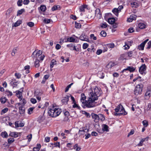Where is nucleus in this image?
<instances>
[{"label":"nucleus","instance_id":"33","mask_svg":"<svg viewBox=\"0 0 151 151\" xmlns=\"http://www.w3.org/2000/svg\"><path fill=\"white\" fill-rule=\"evenodd\" d=\"M69 97L68 96H67V97H65L62 100V102L63 103H67L68 101V98Z\"/></svg>","mask_w":151,"mask_h":151},{"label":"nucleus","instance_id":"56","mask_svg":"<svg viewBox=\"0 0 151 151\" xmlns=\"http://www.w3.org/2000/svg\"><path fill=\"white\" fill-rule=\"evenodd\" d=\"M86 134V135H85V136H86L85 139H87L91 137V134L90 133H89L88 132Z\"/></svg>","mask_w":151,"mask_h":151},{"label":"nucleus","instance_id":"41","mask_svg":"<svg viewBox=\"0 0 151 151\" xmlns=\"http://www.w3.org/2000/svg\"><path fill=\"white\" fill-rule=\"evenodd\" d=\"M34 108L35 107H33L30 108L28 110V114H31L32 113V111Z\"/></svg>","mask_w":151,"mask_h":151},{"label":"nucleus","instance_id":"53","mask_svg":"<svg viewBox=\"0 0 151 151\" xmlns=\"http://www.w3.org/2000/svg\"><path fill=\"white\" fill-rule=\"evenodd\" d=\"M27 25L30 27H32L34 26V24L33 22H28L27 23Z\"/></svg>","mask_w":151,"mask_h":151},{"label":"nucleus","instance_id":"6","mask_svg":"<svg viewBox=\"0 0 151 151\" xmlns=\"http://www.w3.org/2000/svg\"><path fill=\"white\" fill-rule=\"evenodd\" d=\"M89 130V129L87 128L86 127H83L80 129L78 133L80 136H83V137L86 134V133L88 132Z\"/></svg>","mask_w":151,"mask_h":151},{"label":"nucleus","instance_id":"17","mask_svg":"<svg viewBox=\"0 0 151 151\" xmlns=\"http://www.w3.org/2000/svg\"><path fill=\"white\" fill-rule=\"evenodd\" d=\"M91 116L93 119H94L95 122H97L99 120V116L97 114L93 113L91 114Z\"/></svg>","mask_w":151,"mask_h":151},{"label":"nucleus","instance_id":"22","mask_svg":"<svg viewBox=\"0 0 151 151\" xmlns=\"http://www.w3.org/2000/svg\"><path fill=\"white\" fill-rule=\"evenodd\" d=\"M88 5H83L80 6L79 9L80 11L84 12L85 11V9H87Z\"/></svg>","mask_w":151,"mask_h":151},{"label":"nucleus","instance_id":"39","mask_svg":"<svg viewBox=\"0 0 151 151\" xmlns=\"http://www.w3.org/2000/svg\"><path fill=\"white\" fill-rule=\"evenodd\" d=\"M64 115L66 116V117L65 118L66 119V120L65 121L68 120V116L69 115V112L68 111H66L64 113ZM65 121V120H64Z\"/></svg>","mask_w":151,"mask_h":151},{"label":"nucleus","instance_id":"43","mask_svg":"<svg viewBox=\"0 0 151 151\" xmlns=\"http://www.w3.org/2000/svg\"><path fill=\"white\" fill-rule=\"evenodd\" d=\"M7 141L8 143L11 144L14 141V139L13 138H10L8 139Z\"/></svg>","mask_w":151,"mask_h":151},{"label":"nucleus","instance_id":"40","mask_svg":"<svg viewBox=\"0 0 151 151\" xmlns=\"http://www.w3.org/2000/svg\"><path fill=\"white\" fill-rule=\"evenodd\" d=\"M98 75L99 78H103L104 77V74L103 73H99Z\"/></svg>","mask_w":151,"mask_h":151},{"label":"nucleus","instance_id":"30","mask_svg":"<svg viewBox=\"0 0 151 151\" xmlns=\"http://www.w3.org/2000/svg\"><path fill=\"white\" fill-rule=\"evenodd\" d=\"M56 64V61L54 59H53L51 60L50 64V67L51 68H52L54 65Z\"/></svg>","mask_w":151,"mask_h":151},{"label":"nucleus","instance_id":"1","mask_svg":"<svg viewBox=\"0 0 151 151\" xmlns=\"http://www.w3.org/2000/svg\"><path fill=\"white\" fill-rule=\"evenodd\" d=\"M102 93L101 88L95 86L91 89V91L89 92V102H95L98 99V97L100 96Z\"/></svg>","mask_w":151,"mask_h":151},{"label":"nucleus","instance_id":"7","mask_svg":"<svg viewBox=\"0 0 151 151\" xmlns=\"http://www.w3.org/2000/svg\"><path fill=\"white\" fill-rule=\"evenodd\" d=\"M89 99V96L88 97L87 100H86V97L84 94L82 93L81 94V98L80 100L82 104H90L93 102H89L88 100Z\"/></svg>","mask_w":151,"mask_h":151},{"label":"nucleus","instance_id":"36","mask_svg":"<svg viewBox=\"0 0 151 151\" xmlns=\"http://www.w3.org/2000/svg\"><path fill=\"white\" fill-rule=\"evenodd\" d=\"M84 106L86 107L90 108L96 106L95 104H84Z\"/></svg>","mask_w":151,"mask_h":151},{"label":"nucleus","instance_id":"35","mask_svg":"<svg viewBox=\"0 0 151 151\" xmlns=\"http://www.w3.org/2000/svg\"><path fill=\"white\" fill-rule=\"evenodd\" d=\"M116 65V64L114 62H110L108 65L107 66L109 68H111Z\"/></svg>","mask_w":151,"mask_h":151},{"label":"nucleus","instance_id":"64","mask_svg":"<svg viewBox=\"0 0 151 151\" xmlns=\"http://www.w3.org/2000/svg\"><path fill=\"white\" fill-rule=\"evenodd\" d=\"M115 45L114 43H110L108 45V47L110 48H114V47Z\"/></svg>","mask_w":151,"mask_h":151},{"label":"nucleus","instance_id":"14","mask_svg":"<svg viewBox=\"0 0 151 151\" xmlns=\"http://www.w3.org/2000/svg\"><path fill=\"white\" fill-rule=\"evenodd\" d=\"M146 70V66L145 64H144L141 66L139 68V71L141 74H143L144 72Z\"/></svg>","mask_w":151,"mask_h":151},{"label":"nucleus","instance_id":"15","mask_svg":"<svg viewBox=\"0 0 151 151\" xmlns=\"http://www.w3.org/2000/svg\"><path fill=\"white\" fill-rule=\"evenodd\" d=\"M131 5L132 7H137L139 5V4L136 0H133L131 3Z\"/></svg>","mask_w":151,"mask_h":151},{"label":"nucleus","instance_id":"45","mask_svg":"<svg viewBox=\"0 0 151 151\" xmlns=\"http://www.w3.org/2000/svg\"><path fill=\"white\" fill-rule=\"evenodd\" d=\"M17 48H14L11 53L12 55V56H14L15 54V53L17 52Z\"/></svg>","mask_w":151,"mask_h":151},{"label":"nucleus","instance_id":"13","mask_svg":"<svg viewBox=\"0 0 151 151\" xmlns=\"http://www.w3.org/2000/svg\"><path fill=\"white\" fill-rule=\"evenodd\" d=\"M79 39L80 40L83 41L88 42L89 39L88 37L83 34H82L80 37Z\"/></svg>","mask_w":151,"mask_h":151},{"label":"nucleus","instance_id":"5","mask_svg":"<svg viewBox=\"0 0 151 151\" xmlns=\"http://www.w3.org/2000/svg\"><path fill=\"white\" fill-rule=\"evenodd\" d=\"M143 86L142 84H137L135 89L134 94L136 95L140 94L142 93Z\"/></svg>","mask_w":151,"mask_h":151},{"label":"nucleus","instance_id":"58","mask_svg":"<svg viewBox=\"0 0 151 151\" xmlns=\"http://www.w3.org/2000/svg\"><path fill=\"white\" fill-rule=\"evenodd\" d=\"M31 102L33 104H35L37 102V101L35 98H32L30 99Z\"/></svg>","mask_w":151,"mask_h":151},{"label":"nucleus","instance_id":"24","mask_svg":"<svg viewBox=\"0 0 151 151\" xmlns=\"http://www.w3.org/2000/svg\"><path fill=\"white\" fill-rule=\"evenodd\" d=\"M112 12L117 17L118 16L119 12V11L118 9H117L116 8H114L112 10Z\"/></svg>","mask_w":151,"mask_h":151},{"label":"nucleus","instance_id":"63","mask_svg":"<svg viewBox=\"0 0 151 151\" xmlns=\"http://www.w3.org/2000/svg\"><path fill=\"white\" fill-rule=\"evenodd\" d=\"M141 77L139 76L137 77V78H134L133 80V81L135 82L137 80H138V81H140V79Z\"/></svg>","mask_w":151,"mask_h":151},{"label":"nucleus","instance_id":"46","mask_svg":"<svg viewBox=\"0 0 151 151\" xmlns=\"http://www.w3.org/2000/svg\"><path fill=\"white\" fill-rule=\"evenodd\" d=\"M100 26L102 28H106L107 27V24L106 22L101 24Z\"/></svg>","mask_w":151,"mask_h":151},{"label":"nucleus","instance_id":"23","mask_svg":"<svg viewBox=\"0 0 151 151\" xmlns=\"http://www.w3.org/2000/svg\"><path fill=\"white\" fill-rule=\"evenodd\" d=\"M1 136L4 138H6L8 137V134L6 131L2 132L1 133Z\"/></svg>","mask_w":151,"mask_h":151},{"label":"nucleus","instance_id":"38","mask_svg":"<svg viewBox=\"0 0 151 151\" xmlns=\"http://www.w3.org/2000/svg\"><path fill=\"white\" fill-rule=\"evenodd\" d=\"M74 149H76V151H78L81 149L80 147H78V144H77L74 145Z\"/></svg>","mask_w":151,"mask_h":151},{"label":"nucleus","instance_id":"12","mask_svg":"<svg viewBox=\"0 0 151 151\" xmlns=\"http://www.w3.org/2000/svg\"><path fill=\"white\" fill-rule=\"evenodd\" d=\"M102 132H108L109 131V126L105 124H103L102 125Z\"/></svg>","mask_w":151,"mask_h":151},{"label":"nucleus","instance_id":"52","mask_svg":"<svg viewBox=\"0 0 151 151\" xmlns=\"http://www.w3.org/2000/svg\"><path fill=\"white\" fill-rule=\"evenodd\" d=\"M88 45L87 43H84L83 45V49H86L88 47Z\"/></svg>","mask_w":151,"mask_h":151},{"label":"nucleus","instance_id":"28","mask_svg":"<svg viewBox=\"0 0 151 151\" xmlns=\"http://www.w3.org/2000/svg\"><path fill=\"white\" fill-rule=\"evenodd\" d=\"M138 27L141 29H144L145 28L146 25L144 23L140 22L138 24Z\"/></svg>","mask_w":151,"mask_h":151},{"label":"nucleus","instance_id":"32","mask_svg":"<svg viewBox=\"0 0 151 151\" xmlns=\"http://www.w3.org/2000/svg\"><path fill=\"white\" fill-rule=\"evenodd\" d=\"M19 109L20 114H23L24 112V108L23 106H21L19 108Z\"/></svg>","mask_w":151,"mask_h":151},{"label":"nucleus","instance_id":"8","mask_svg":"<svg viewBox=\"0 0 151 151\" xmlns=\"http://www.w3.org/2000/svg\"><path fill=\"white\" fill-rule=\"evenodd\" d=\"M67 47L69 48L71 50H75L77 52L79 51V48H77V47L75 46V44L73 43H70L69 44L67 45Z\"/></svg>","mask_w":151,"mask_h":151},{"label":"nucleus","instance_id":"49","mask_svg":"<svg viewBox=\"0 0 151 151\" xmlns=\"http://www.w3.org/2000/svg\"><path fill=\"white\" fill-rule=\"evenodd\" d=\"M142 124L145 127L148 125V123L147 121L144 120L142 121Z\"/></svg>","mask_w":151,"mask_h":151},{"label":"nucleus","instance_id":"2","mask_svg":"<svg viewBox=\"0 0 151 151\" xmlns=\"http://www.w3.org/2000/svg\"><path fill=\"white\" fill-rule=\"evenodd\" d=\"M52 104L49 107L48 113L49 116L52 117L58 116L62 112V109L58 106Z\"/></svg>","mask_w":151,"mask_h":151},{"label":"nucleus","instance_id":"11","mask_svg":"<svg viewBox=\"0 0 151 151\" xmlns=\"http://www.w3.org/2000/svg\"><path fill=\"white\" fill-rule=\"evenodd\" d=\"M148 40V39L145 40L138 46V48L139 50H143L145 44Z\"/></svg>","mask_w":151,"mask_h":151},{"label":"nucleus","instance_id":"62","mask_svg":"<svg viewBox=\"0 0 151 151\" xmlns=\"http://www.w3.org/2000/svg\"><path fill=\"white\" fill-rule=\"evenodd\" d=\"M50 138L49 137H45V142H50Z\"/></svg>","mask_w":151,"mask_h":151},{"label":"nucleus","instance_id":"26","mask_svg":"<svg viewBox=\"0 0 151 151\" xmlns=\"http://www.w3.org/2000/svg\"><path fill=\"white\" fill-rule=\"evenodd\" d=\"M22 23L21 20H18L16 22L14 23L13 24L12 26L13 27H17L19 26Z\"/></svg>","mask_w":151,"mask_h":151},{"label":"nucleus","instance_id":"59","mask_svg":"<svg viewBox=\"0 0 151 151\" xmlns=\"http://www.w3.org/2000/svg\"><path fill=\"white\" fill-rule=\"evenodd\" d=\"M75 27L76 28H79L81 27V24L80 23H78L76 22H75Z\"/></svg>","mask_w":151,"mask_h":151},{"label":"nucleus","instance_id":"25","mask_svg":"<svg viewBox=\"0 0 151 151\" xmlns=\"http://www.w3.org/2000/svg\"><path fill=\"white\" fill-rule=\"evenodd\" d=\"M41 148V145L40 144H37L36 147L33 148L34 151H39Z\"/></svg>","mask_w":151,"mask_h":151},{"label":"nucleus","instance_id":"27","mask_svg":"<svg viewBox=\"0 0 151 151\" xmlns=\"http://www.w3.org/2000/svg\"><path fill=\"white\" fill-rule=\"evenodd\" d=\"M40 59H38V58H37V59H36L35 63V66L36 68H38L40 66Z\"/></svg>","mask_w":151,"mask_h":151},{"label":"nucleus","instance_id":"16","mask_svg":"<svg viewBox=\"0 0 151 151\" xmlns=\"http://www.w3.org/2000/svg\"><path fill=\"white\" fill-rule=\"evenodd\" d=\"M135 70V68L133 67L129 66L127 67V69H124L122 71V72H124L127 70H129L130 72H132L134 71Z\"/></svg>","mask_w":151,"mask_h":151},{"label":"nucleus","instance_id":"37","mask_svg":"<svg viewBox=\"0 0 151 151\" xmlns=\"http://www.w3.org/2000/svg\"><path fill=\"white\" fill-rule=\"evenodd\" d=\"M40 9L41 11L44 12L46 10V7L44 5H41L40 7Z\"/></svg>","mask_w":151,"mask_h":151},{"label":"nucleus","instance_id":"18","mask_svg":"<svg viewBox=\"0 0 151 151\" xmlns=\"http://www.w3.org/2000/svg\"><path fill=\"white\" fill-rule=\"evenodd\" d=\"M137 16L135 15H131L129 18L127 19L128 22H131L133 20H135L136 19Z\"/></svg>","mask_w":151,"mask_h":151},{"label":"nucleus","instance_id":"29","mask_svg":"<svg viewBox=\"0 0 151 151\" xmlns=\"http://www.w3.org/2000/svg\"><path fill=\"white\" fill-rule=\"evenodd\" d=\"M25 12L24 9H22L20 10H19L17 12V16H18L22 14L23 13Z\"/></svg>","mask_w":151,"mask_h":151},{"label":"nucleus","instance_id":"44","mask_svg":"<svg viewBox=\"0 0 151 151\" xmlns=\"http://www.w3.org/2000/svg\"><path fill=\"white\" fill-rule=\"evenodd\" d=\"M5 93L8 96H11L12 95V92L9 90H6L5 92Z\"/></svg>","mask_w":151,"mask_h":151},{"label":"nucleus","instance_id":"10","mask_svg":"<svg viewBox=\"0 0 151 151\" xmlns=\"http://www.w3.org/2000/svg\"><path fill=\"white\" fill-rule=\"evenodd\" d=\"M21 134L20 133L17 132H10V133L9 134V136L14 138H17L19 136H20Z\"/></svg>","mask_w":151,"mask_h":151},{"label":"nucleus","instance_id":"57","mask_svg":"<svg viewBox=\"0 0 151 151\" xmlns=\"http://www.w3.org/2000/svg\"><path fill=\"white\" fill-rule=\"evenodd\" d=\"M101 34L102 37H105L106 36V32L104 31H102L101 32Z\"/></svg>","mask_w":151,"mask_h":151},{"label":"nucleus","instance_id":"55","mask_svg":"<svg viewBox=\"0 0 151 151\" xmlns=\"http://www.w3.org/2000/svg\"><path fill=\"white\" fill-rule=\"evenodd\" d=\"M14 75L16 78L18 79H19L21 77V75L19 73H16Z\"/></svg>","mask_w":151,"mask_h":151},{"label":"nucleus","instance_id":"54","mask_svg":"<svg viewBox=\"0 0 151 151\" xmlns=\"http://www.w3.org/2000/svg\"><path fill=\"white\" fill-rule=\"evenodd\" d=\"M22 0H19L17 2V5L19 6H21L22 5Z\"/></svg>","mask_w":151,"mask_h":151},{"label":"nucleus","instance_id":"34","mask_svg":"<svg viewBox=\"0 0 151 151\" xmlns=\"http://www.w3.org/2000/svg\"><path fill=\"white\" fill-rule=\"evenodd\" d=\"M30 68V66L29 65H27L24 67V69L26 70V73L28 74L29 73V69Z\"/></svg>","mask_w":151,"mask_h":151},{"label":"nucleus","instance_id":"60","mask_svg":"<svg viewBox=\"0 0 151 151\" xmlns=\"http://www.w3.org/2000/svg\"><path fill=\"white\" fill-rule=\"evenodd\" d=\"M90 38L93 40H96L97 39L96 37L93 34L91 35Z\"/></svg>","mask_w":151,"mask_h":151},{"label":"nucleus","instance_id":"51","mask_svg":"<svg viewBox=\"0 0 151 151\" xmlns=\"http://www.w3.org/2000/svg\"><path fill=\"white\" fill-rule=\"evenodd\" d=\"M68 40L70 42H75V39L74 38L71 37L68 38Z\"/></svg>","mask_w":151,"mask_h":151},{"label":"nucleus","instance_id":"4","mask_svg":"<svg viewBox=\"0 0 151 151\" xmlns=\"http://www.w3.org/2000/svg\"><path fill=\"white\" fill-rule=\"evenodd\" d=\"M42 52L41 50H35L32 53V57L33 58H36L37 59H40V60H43L45 56L43 55H42Z\"/></svg>","mask_w":151,"mask_h":151},{"label":"nucleus","instance_id":"31","mask_svg":"<svg viewBox=\"0 0 151 151\" xmlns=\"http://www.w3.org/2000/svg\"><path fill=\"white\" fill-rule=\"evenodd\" d=\"M108 22L111 24H113L115 22V19L114 18H109L108 20Z\"/></svg>","mask_w":151,"mask_h":151},{"label":"nucleus","instance_id":"42","mask_svg":"<svg viewBox=\"0 0 151 151\" xmlns=\"http://www.w3.org/2000/svg\"><path fill=\"white\" fill-rule=\"evenodd\" d=\"M8 108H6L4 109H3L1 111V115H2L6 112L8 110Z\"/></svg>","mask_w":151,"mask_h":151},{"label":"nucleus","instance_id":"3","mask_svg":"<svg viewBox=\"0 0 151 151\" xmlns=\"http://www.w3.org/2000/svg\"><path fill=\"white\" fill-rule=\"evenodd\" d=\"M114 110L116 113L114 114L115 116H121L122 115H126L127 113L125 111L124 108L122 105V104H119L118 106Z\"/></svg>","mask_w":151,"mask_h":151},{"label":"nucleus","instance_id":"48","mask_svg":"<svg viewBox=\"0 0 151 151\" xmlns=\"http://www.w3.org/2000/svg\"><path fill=\"white\" fill-rule=\"evenodd\" d=\"M7 100V99L5 97H2L1 98L0 101L1 103H5Z\"/></svg>","mask_w":151,"mask_h":151},{"label":"nucleus","instance_id":"47","mask_svg":"<svg viewBox=\"0 0 151 151\" xmlns=\"http://www.w3.org/2000/svg\"><path fill=\"white\" fill-rule=\"evenodd\" d=\"M13 10V9L12 8H9L7 10L6 12V14H8L9 15L10 14L12 13V12Z\"/></svg>","mask_w":151,"mask_h":151},{"label":"nucleus","instance_id":"21","mask_svg":"<svg viewBox=\"0 0 151 151\" xmlns=\"http://www.w3.org/2000/svg\"><path fill=\"white\" fill-rule=\"evenodd\" d=\"M16 96L20 99L22 98V93L20 91H18L16 92Z\"/></svg>","mask_w":151,"mask_h":151},{"label":"nucleus","instance_id":"19","mask_svg":"<svg viewBox=\"0 0 151 151\" xmlns=\"http://www.w3.org/2000/svg\"><path fill=\"white\" fill-rule=\"evenodd\" d=\"M15 125L17 127H22L24 125V124L21 121L19 122V121H17L15 122Z\"/></svg>","mask_w":151,"mask_h":151},{"label":"nucleus","instance_id":"50","mask_svg":"<svg viewBox=\"0 0 151 151\" xmlns=\"http://www.w3.org/2000/svg\"><path fill=\"white\" fill-rule=\"evenodd\" d=\"M151 47V41H149L147 42V45H146V48L149 49Z\"/></svg>","mask_w":151,"mask_h":151},{"label":"nucleus","instance_id":"20","mask_svg":"<svg viewBox=\"0 0 151 151\" xmlns=\"http://www.w3.org/2000/svg\"><path fill=\"white\" fill-rule=\"evenodd\" d=\"M100 12V9H96L95 11V15L99 18L101 16V14Z\"/></svg>","mask_w":151,"mask_h":151},{"label":"nucleus","instance_id":"9","mask_svg":"<svg viewBox=\"0 0 151 151\" xmlns=\"http://www.w3.org/2000/svg\"><path fill=\"white\" fill-rule=\"evenodd\" d=\"M151 96V90L150 88H148L145 94V98L146 99H149Z\"/></svg>","mask_w":151,"mask_h":151},{"label":"nucleus","instance_id":"61","mask_svg":"<svg viewBox=\"0 0 151 151\" xmlns=\"http://www.w3.org/2000/svg\"><path fill=\"white\" fill-rule=\"evenodd\" d=\"M20 101H21L20 103H21L22 104H25L26 103V101L24 99H22V98L20 100Z\"/></svg>","mask_w":151,"mask_h":151}]
</instances>
